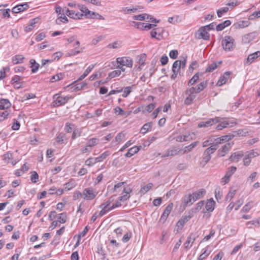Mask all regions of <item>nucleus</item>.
Segmentation results:
<instances>
[{
    "mask_svg": "<svg viewBox=\"0 0 260 260\" xmlns=\"http://www.w3.org/2000/svg\"><path fill=\"white\" fill-rule=\"evenodd\" d=\"M215 196L217 202H218L219 200L221 199L222 194L220 191V187H217L215 189Z\"/></svg>",
    "mask_w": 260,
    "mask_h": 260,
    "instance_id": "54",
    "label": "nucleus"
},
{
    "mask_svg": "<svg viewBox=\"0 0 260 260\" xmlns=\"http://www.w3.org/2000/svg\"><path fill=\"white\" fill-rule=\"evenodd\" d=\"M206 193V190L204 189H201L199 190L194 192L191 195L193 198V201H196L197 200L202 198Z\"/></svg>",
    "mask_w": 260,
    "mask_h": 260,
    "instance_id": "20",
    "label": "nucleus"
},
{
    "mask_svg": "<svg viewBox=\"0 0 260 260\" xmlns=\"http://www.w3.org/2000/svg\"><path fill=\"white\" fill-rule=\"evenodd\" d=\"M260 56V51H256L254 53L249 54L247 58L246 64L249 65L251 64L255 59Z\"/></svg>",
    "mask_w": 260,
    "mask_h": 260,
    "instance_id": "22",
    "label": "nucleus"
},
{
    "mask_svg": "<svg viewBox=\"0 0 260 260\" xmlns=\"http://www.w3.org/2000/svg\"><path fill=\"white\" fill-rule=\"evenodd\" d=\"M67 215L66 213H62L59 214L58 216V222L64 223L66 222Z\"/></svg>",
    "mask_w": 260,
    "mask_h": 260,
    "instance_id": "53",
    "label": "nucleus"
},
{
    "mask_svg": "<svg viewBox=\"0 0 260 260\" xmlns=\"http://www.w3.org/2000/svg\"><path fill=\"white\" fill-rule=\"evenodd\" d=\"M231 144L229 143L225 144L222 148L218 150V155L219 157H223L227 154L231 148Z\"/></svg>",
    "mask_w": 260,
    "mask_h": 260,
    "instance_id": "12",
    "label": "nucleus"
},
{
    "mask_svg": "<svg viewBox=\"0 0 260 260\" xmlns=\"http://www.w3.org/2000/svg\"><path fill=\"white\" fill-rule=\"evenodd\" d=\"M210 253V251H208L207 249H205L204 251V252L201 253L198 259L199 260H203L207 256H208Z\"/></svg>",
    "mask_w": 260,
    "mask_h": 260,
    "instance_id": "57",
    "label": "nucleus"
},
{
    "mask_svg": "<svg viewBox=\"0 0 260 260\" xmlns=\"http://www.w3.org/2000/svg\"><path fill=\"white\" fill-rule=\"evenodd\" d=\"M37 18H35L30 20L29 24L25 26L24 28L25 32H28L34 29L35 27L36 23L37 22Z\"/></svg>",
    "mask_w": 260,
    "mask_h": 260,
    "instance_id": "27",
    "label": "nucleus"
},
{
    "mask_svg": "<svg viewBox=\"0 0 260 260\" xmlns=\"http://www.w3.org/2000/svg\"><path fill=\"white\" fill-rule=\"evenodd\" d=\"M181 68L180 62L178 60H176L173 64L172 71L175 74H178Z\"/></svg>",
    "mask_w": 260,
    "mask_h": 260,
    "instance_id": "36",
    "label": "nucleus"
},
{
    "mask_svg": "<svg viewBox=\"0 0 260 260\" xmlns=\"http://www.w3.org/2000/svg\"><path fill=\"white\" fill-rule=\"evenodd\" d=\"M66 14L69 17L74 19H81L83 16V14L79 12L75 13L73 10H70L68 8L65 7Z\"/></svg>",
    "mask_w": 260,
    "mask_h": 260,
    "instance_id": "10",
    "label": "nucleus"
},
{
    "mask_svg": "<svg viewBox=\"0 0 260 260\" xmlns=\"http://www.w3.org/2000/svg\"><path fill=\"white\" fill-rule=\"evenodd\" d=\"M73 126L74 125L73 124L67 122L65 124L64 131L68 133H70L72 132Z\"/></svg>",
    "mask_w": 260,
    "mask_h": 260,
    "instance_id": "61",
    "label": "nucleus"
},
{
    "mask_svg": "<svg viewBox=\"0 0 260 260\" xmlns=\"http://www.w3.org/2000/svg\"><path fill=\"white\" fill-rule=\"evenodd\" d=\"M207 86V81L201 82L197 87V92L200 93Z\"/></svg>",
    "mask_w": 260,
    "mask_h": 260,
    "instance_id": "45",
    "label": "nucleus"
},
{
    "mask_svg": "<svg viewBox=\"0 0 260 260\" xmlns=\"http://www.w3.org/2000/svg\"><path fill=\"white\" fill-rule=\"evenodd\" d=\"M243 156V153L241 151H239L233 153L229 158V160L231 161L237 162Z\"/></svg>",
    "mask_w": 260,
    "mask_h": 260,
    "instance_id": "18",
    "label": "nucleus"
},
{
    "mask_svg": "<svg viewBox=\"0 0 260 260\" xmlns=\"http://www.w3.org/2000/svg\"><path fill=\"white\" fill-rule=\"evenodd\" d=\"M250 24V22L248 20L246 21H240L235 23L233 26L236 29L240 28H244L248 26Z\"/></svg>",
    "mask_w": 260,
    "mask_h": 260,
    "instance_id": "26",
    "label": "nucleus"
},
{
    "mask_svg": "<svg viewBox=\"0 0 260 260\" xmlns=\"http://www.w3.org/2000/svg\"><path fill=\"white\" fill-rule=\"evenodd\" d=\"M152 125V122H147L144 124L142 127L141 128L140 133L143 134H146L149 131V129L150 128Z\"/></svg>",
    "mask_w": 260,
    "mask_h": 260,
    "instance_id": "37",
    "label": "nucleus"
},
{
    "mask_svg": "<svg viewBox=\"0 0 260 260\" xmlns=\"http://www.w3.org/2000/svg\"><path fill=\"white\" fill-rule=\"evenodd\" d=\"M231 24L230 20H227L224 21L223 22L218 24L216 27L217 31H221L225 28L226 27L229 26Z\"/></svg>",
    "mask_w": 260,
    "mask_h": 260,
    "instance_id": "29",
    "label": "nucleus"
},
{
    "mask_svg": "<svg viewBox=\"0 0 260 260\" xmlns=\"http://www.w3.org/2000/svg\"><path fill=\"white\" fill-rule=\"evenodd\" d=\"M94 66L91 64L90 65L87 69L84 71L83 74L78 79L77 81H81L84 79L88 74L89 73L92 71V70L93 69Z\"/></svg>",
    "mask_w": 260,
    "mask_h": 260,
    "instance_id": "33",
    "label": "nucleus"
},
{
    "mask_svg": "<svg viewBox=\"0 0 260 260\" xmlns=\"http://www.w3.org/2000/svg\"><path fill=\"white\" fill-rule=\"evenodd\" d=\"M219 119H220L219 121L218 122L219 123L216 127V129L217 130H222L224 128L230 127L232 126L231 124L233 123V122H230L226 118L219 117Z\"/></svg>",
    "mask_w": 260,
    "mask_h": 260,
    "instance_id": "7",
    "label": "nucleus"
},
{
    "mask_svg": "<svg viewBox=\"0 0 260 260\" xmlns=\"http://www.w3.org/2000/svg\"><path fill=\"white\" fill-rule=\"evenodd\" d=\"M201 73H197L189 80L188 82V86H191L196 83L199 80V76L202 75Z\"/></svg>",
    "mask_w": 260,
    "mask_h": 260,
    "instance_id": "28",
    "label": "nucleus"
},
{
    "mask_svg": "<svg viewBox=\"0 0 260 260\" xmlns=\"http://www.w3.org/2000/svg\"><path fill=\"white\" fill-rule=\"evenodd\" d=\"M155 108V104L153 103H151L147 106H146L145 110L143 111V113L145 112V111H147L148 113H150L152 111V110Z\"/></svg>",
    "mask_w": 260,
    "mask_h": 260,
    "instance_id": "64",
    "label": "nucleus"
},
{
    "mask_svg": "<svg viewBox=\"0 0 260 260\" xmlns=\"http://www.w3.org/2000/svg\"><path fill=\"white\" fill-rule=\"evenodd\" d=\"M167 151L168 152V155H169L170 156L175 155L182 151L181 150L177 151V149L174 148L169 149Z\"/></svg>",
    "mask_w": 260,
    "mask_h": 260,
    "instance_id": "56",
    "label": "nucleus"
},
{
    "mask_svg": "<svg viewBox=\"0 0 260 260\" xmlns=\"http://www.w3.org/2000/svg\"><path fill=\"white\" fill-rule=\"evenodd\" d=\"M55 12L59 15H64L66 14V9H62L60 6H57L55 8Z\"/></svg>",
    "mask_w": 260,
    "mask_h": 260,
    "instance_id": "60",
    "label": "nucleus"
},
{
    "mask_svg": "<svg viewBox=\"0 0 260 260\" xmlns=\"http://www.w3.org/2000/svg\"><path fill=\"white\" fill-rule=\"evenodd\" d=\"M11 105V104L8 99H2L0 100V109H8Z\"/></svg>",
    "mask_w": 260,
    "mask_h": 260,
    "instance_id": "25",
    "label": "nucleus"
},
{
    "mask_svg": "<svg viewBox=\"0 0 260 260\" xmlns=\"http://www.w3.org/2000/svg\"><path fill=\"white\" fill-rule=\"evenodd\" d=\"M83 194L84 196V199L91 200L96 197L98 192H96L92 188L88 187L84 189Z\"/></svg>",
    "mask_w": 260,
    "mask_h": 260,
    "instance_id": "5",
    "label": "nucleus"
},
{
    "mask_svg": "<svg viewBox=\"0 0 260 260\" xmlns=\"http://www.w3.org/2000/svg\"><path fill=\"white\" fill-rule=\"evenodd\" d=\"M196 236L195 234L191 233L187 237L186 241L184 243L183 246L185 249H189L191 246L193 242L196 239Z\"/></svg>",
    "mask_w": 260,
    "mask_h": 260,
    "instance_id": "11",
    "label": "nucleus"
},
{
    "mask_svg": "<svg viewBox=\"0 0 260 260\" xmlns=\"http://www.w3.org/2000/svg\"><path fill=\"white\" fill-rule=\"evenodd\" d=\"M229 10L228 7H223L217 11V14L218 17H221L223 13H226Z\"/></svg>",
    "mask_w": 260,
    "mask_h": 260,
    "instance_id": "52",
    "label": "nucleus"
},
{
    "mask_svg": "<svg viewBox=\"0 0 260 260\" xmlns=\"http://www.w3.org/2000/svg\"><path fill=\"white\" fill-rule=\"evenodd\" d=\"M95 163H96V162L95 160V158H93V157L89 158L85 162V165L89 167H90V166L94 165Z\"/></svg>",
    "mask_w": 260,
    "mask_h": 260,
    "instance_id": "63",
    "label": "nucleus"
},
{
    "mask_svg": "<svg viewBox=\"0 0 260 260\" xmlns=\"http://www.w3.org/2000/svg\"><path fill=\"white\" fill-rule=\"evenodd\" d=\"M116 62L117 64H120V65H123L128 68H132L133 65V60L129 57L127 56L117 58Z\"/></svg>",
    "mask_w": 260,
    "mask_h": 260,
    "instance_id": "4",
    "label": "nucleus"
},
{
    "mask_svg": "<svg viewBox=\"0 0 260 260\" xmlns=\"http://www.w3.org/2000/svg\"><path fill=\"white\" fill-rule=\"evenodd\" d=\"M29 8L27 3H24L23 4L17 5L14 7L12 10L13 13H18L23 11L24 10H27Z\"/></svg>",
    "mask_w": 260,
    "mask_h": 260,
    "instance_id": "13",
    "label": "nucleus"
},
{
    "mask_svg": "<svg viewBox=\"0 0 260 260\" xmlns=\"http://www.w3.org/2000/svg\"><path fill=\"white\" fill-rule=\"evenodd\" d=\"M219 117H216L213 118L209 119L208 120L206 121H201L198 124L199 127H209L212 125L214 124L217 123L219 121Z\"/></svg>",
    "mask_w": 260,
    "mask_h": 260,
    "instance_id": "8",
    "label": "nucleus"
},
{
    "mask_svg": "<svg viewBox=\"0 0 260 260\" xmlns=\"http://www.w3.org/2000/svg\"><path fill=\"white\" fill-rule=\"evenodd\" d=\"M99 140L96 138L90 139L87 142V146L90 148L96 146L99 143Z\"/></svg>",
    "mask_w": 260,
    "mask_h": 260,
    "instance_id": "43",
    "label": "nucleus"
},
{
    "mask_svg": "<svg viewBox=\"0 0 260 260\" xmlns=\"http://www.w3.org/2000/svg\"><path fill=\"white\" fill-rule=\"evenodd\" d=\"M185 94H196L197 93H199V92H197V87H191L190 88H187L185 91Z\"/></svg>",
    "mask_w": 260,
    "mask_h": 260,
    "instance_id": "58",
    "label": "nucleus"
},
{
    "mask_svg": "<svg viewBox=\"0 0 260 260\" xmlns=\"http://www.w3.org/2000/svg\"><path fill=\"white\" fill-rule=\"evenodd\" d=\"M110 154V153L109 151H105L104 153H103L101 155L99 156L95 157V160L96 162H101L103 161L106 158V157Z\"/></svg>",
    "mask_w": 260,
    "mask_h": 260,
    "instance_id": "42",
    "label": "nucleus"
},
{
    "mask_svg": "<svg viewBox=\"0 0 260 260\" xmlns=\"http://www.w3.org/2000/svg\"><path fill=\"white\" fill-rule=\"evenodd\" d=\"M215 205L216 203L213 198H210L207 200L205 208L208 212H211L214 210Z\"/></svg>",
    "mask_w": 260,
    "mask_h": 260,
    "instance_id": "17",
    "label": "nucleus"
},
{
    "mask_svg": "<svg viewBox=\"0 0 260 260\" xmlns=\"http://www.w3.org/2000/svg\"><path fill=\"white\" fill-rule=\"evenodd\" d=\"M31 175L30 176V180L32 183H36L39 179V175L36 171L31 172Z\"/></svg>",
    "mask_w": 260,
    "mask_h": 260,
    "instance_id": "51",
    "label": "nucleus"
},
{
    "mask_svg": "<svg viewBox=\"0 0 260 260\" xmlns=\"http://www.w3.org/2000/svg\"><path fill=\"white\" fill-rule=\"evenodd\" d=\"M173 204L172 203H170L166 207L162 214L161 216L160 219L165 221L168 218L170 214L171 210H172Z\"/></svg>",
    "mask_w": 260,
    "mask_h": 260,
    "instance_id": "15",
    "label": "nucleus"
},
{
    "mask_svg": "<svg viewBox=\"0 0 260 260\" xmlns=\"http://www.w3.org/2000/svg\"><path fill=\"white\" fill-rule=\"evenodd\" d=\"M93 15H94V12L90 11L87 8L85 10L83 13V16H84L85 18L87 19L95 18V17L93 16Z\"/></svg>",
    "mask_w": 260,
    "mask_h": 260,
    "instance_id": "44",
    "label": "nucleus"
},
{
    "mask_svg": "<svg viewBox=\"0 0 260 260\" xmlns=\"http://www.w3.org/2000/svg\"><path fill=\"white\" fill-rule=\"evenodd\" d=\"M255 36V33L254 32L246 34L243 36L242 42L243 44H248L254 40Z\"/></svg>",
    "mask_w": 260,
    "mask_h": 260,
    "instance_id": "14",
    "label": "nucleus"
},
{
    "mask_svg": "<svg viewBox=\"0 0 260 260\" xmlns=\"http://www.w3.org/2000/svg\"><path fill=\"white\" fill-rule=\"evenodd\" d=\"M199 37L205 40H208L210 39V35L207 31L205 27H201L199 31Z\"/></svg>",
    "mask_w": 260,
    "mask_h": 260,
    "instance_id": "19",
    "label": "nucleus"
},
{
    "mask_svg": "<svg viewBox=\"0 0 260 260\" xmlns=\"http://www.w3.org/2000/svg\"><path fill=\"white\" fill-rule=\"evenodd\" d=\"M187 55H184L180 57V59H179V62H180V67L182 68H184L186 66V61H187Z\"/></svg>",
    "mask_w": 260,
    "mask_h": 260,
    "instance_id": "46",
    "label": "nucleus"
},
{
    "mask_svg": "<svg viewBox=\"0 0 260 260\" xmlns=\"http://www.w3.org/2000/svg\"><path fill=\"white\" fill-rule=\"evenodd\" d=\"M216 150L215 146H211L204 151L202 156V160L200 162L202 167H204L210 160L211 154H213Z\"/></svg>",
    "mask_w": 260,
    "mask_h": 260,
    "instance_id": "1",
    "label": "nucleus"
},
{
    "mask_svg": "<svg viewBox=\"0 0 260 260\" xmlns=\"http://www.w3.org/2000/svg\"><path fill=\"white\" fill-rule=\"evenodd\" d=\"M69 21L68 18L64 15H60L58 17L57 19L56 20V24H60V22H62L64 23H66Z\"/></svg>",
    "mask_w": 260,
    "mask_h": 260,
    "instance_id": "48",
    "label": "nucleus"
},
{
    "mask_svg": "<svg viewBox=\"0 0 260 260\" xmlns=\"http://www.w3.org/2000/svg\"><path fill=\"white\" fill-rule=\"evenodd\" d=\"M222 63L221 61H219L218 63L214 62L211 64L209 65L208 68L205 70L206 73L212 72L215 70L217 67Z\"/></svg>",
    "mask_w": 260,
    "mask_h": 260,
    "instance_id": "31",
    "label": "nucleus"
},
{
    "mask_svg": "<svg viewBox=\"0 0 260 260\" xmlns=\"http://www.w3.org/2000/svg\"><path fill=\"white\" fill-rule=\"evenodd\" d=\"M194 202V201H193V198L191 194L188 196L185 195L183 198L182 203L184 206L192 205Z\"/></svg>",
    "mask_w": 260,
    "mask_h": 260,
    "instance_id": "24",
    "label": "nucleus"
},
{
    "mask_svg": "<svg viewBox=\"0 0 260 260\" xmlns=\"http://www.w3.org/2000/svg\"><path fill=\"white\" fill-rule=\"evenodd\" d=\"M69 96H62L60 94H56L53 95L52 102L53 106L54 107L61 106L66 104L68 101L70 99Z\"/></svg>",
    "mask_w": 260,
    "mask_h": 260,
    "instance_id": "2",
    "label": "nucleus"
},
{
    "mask_svg": "<svg viewBox=\"0 0 260 260\" xmlns=\"http://www.w3.org/2000/svg\"><path fill=\"white\" fill-rule=\"evenodd\" d=\"M121 46V42L120 41H116L107 45L110 49H118Z\"/></svg>",
    "mask_w": 260,
    "mask_h": 260,
    "instance_id": "41",
    "label": "nucleus"
},
{
    "mask_svg": "<svg viewBox=\"0 0 260 260\" xmlns=\"http://www.w3.org/2000/svg\"><path fill=\"white\" fill-rule=\"evenodd\" d=\"M134 85L126 86L121 88L120 90H122L123 93L122 94V96L124 98L127 97L130 93L132 92V88L133 87Z\"/></svg>",
    "mask_w": 260,
    "mask_h": 260,
    "instance_id": "34",
    "label": "nucleus"
},
{
    "mask_svg": "<svg viewBox=\"0 0 260 260\" xmlns=\"http://www.w3.org/2000/svg\"><path fill=\"white\" fill-rule=\"evenodd\" d=\"M149 16H150V15H149L147 14L144 13V14H140V15H135L133 16V19L134 20H138L142 21V20H144L145 19H148Z\"/></svg>",
    "mask_w": 260,
    "mask_h": 260,
    "instance_id": "39",
    "label": "nucleus"
},
{
    "mask_svg": "<svg viewBox=\"0 0 260 260\" xmlns=\"http://www.w3.org/2000/svg\"><path fill=\"white\" fill-rule=\"evenodd\" d=\"M120 74H121V71L118 70H114V71L110 72L109 74L108 77L110 78H113L119 76Z\"/></svg>",
    "mask_w": 260,
    "mask_h": 260,
    "instance_id": "55",
    "label": "nucleus"
},
{
    "mask_svg": "<svg viewBox=\"0 0 260 260\" xmlns=\"http://www.w3.org/2000/svg\"><path fill=\"white\" fill-rule=\"evenodd\" d=\"M165 29L163 27H157L152 29L150 32L151 37L157 40H160L163 38V33Z\"/></svg>",
    "mask_w": 260,
    "mask_h": 260,
    "instance_id": "6",
    "label": "nucleus"
},
{
    "mask_svg": "<svg viewBox=\"0 0 260 260\" xmlns=\"http://www.w3.org/2000/svg\"><path fill=\"white\" fill-rule=\"evenodd\" d=\"M64 77V75L62 73H60L58 74H56L55 75L53 76L50 79V81L52 82L59 81L61 79H62Z\"/></svg>",
    "mask_w": 260,
    "mask_h": 260,
    "instance_id": "47",
    "label": "nucleus"
},
{
    "mask_svg": "<svg viewBox=\"0 0 260 260\" xmlns=\"http://www.w3.org/2000/svg\"><path fill=\"white\" fill-rule=\"evenodd\" d=\"M232 72L230 71L225 72L219 79L216 83L218 86H221L225 84L229 79H230Z\"/></svg>",
    "mask_w": 260,
    "mask_h": 260,
    "instance_id": "9",
    "label": "nucleus"
},
{
    "mask_svg": "<svg viewBox=\"0 0 260 260\" xmlns=\"http://www.w3.org/2000/svg\"><path fill=\"white\" fill-rule=\"evenodd\" d=\"M235 40L231 36H225L222 40L221 44L225 51H231L233 49Z\"/></svg>",
    "mask_w": 260,
    "mask_h": 260,
    "instance_id": "3",
    "label": "nucleus"
},
{
    "mask_svg": "<svg viewBox=\"0 0 260 260\" xmlns=\"http://www.w3.org/2000/svg\"><path fill=\"white\" fill-rule=\"evenodd\" d=\"M252 207V203L249 202L243 206V207L241 210V212L245 213L248 212L249 210L251 209Z\"/></svg>",
    "mask_w": 260,
    "mask_h": 260,
    "instance_id": "49",
    "label": "nucleus"
},
{
    "mask_svg": "<svg viewBox=\"0 0 260 260\" xmlns=\"http://www.w3.org/2000/svg\"><path fill=\"white\" fill-rule=\"evenodd\" d=\"M191 217L192 216L190 215L182 216L181 219L177 222L176 226L178 229H182L184 225L186 223V222L190 219Z\"/></svg>",
    "mask_w": 260,
    "mask_h": 260,
    "instance_id": "16",
    "label": "nucleus"
},
{
    "mask_svg": "<svg viewBox=\"0 0 260 260\" xmlns=\"http://www.w3.org/2000/svg\"><path fill=\"white\" fill-rule=\"evenodd\" d=\"M222 143H223L222 139L220 137H219L214 139V140H213V145L211 146H215L217 150L218 147V145Z\"/></svg>",
    "mask_w": 260,
    "mask_h": 260,
    "instance_id": "59",
    "label": "nucleus"
},
{
    "mask_svg": "<svg viewBox=\"0 0 260 260\" xmlns=\"http://www.w3.org/2000/svg\"><path fill=\"white\" fill-rule=\"evenodd\" d=\"M199 143L198 141L194 142L193 143H192L191 144L185 146L183 149H182L181 150L183 151L182 153H187L192 150V149L197 146L198 144Z\"/></svg>",
    "mask_w": 260,
    "mask_h": 260,
    "instance_id": "30",
    "label": "nucleus"
},
{
    "mask_svg": "<svg viewBox=\"0 0 260 260\" xmlns=\"http://www.w3.org/2000/svg\"><path fill=\"white\" fill-rule=\"evenodd\" d=\"M125 136V134L122 132L118 133L116 136L115 139L111 142L112 146H116L119 144L121 142L122 140L124 138Z\"/></svg>",
    "mask_w": 260,
    "mask_h": 260,
    "instance_id": "23",
    "label": "nucleus"
},
{
    "mask_svg": "<svg viewBox=\"0 0 260 260\" xmlns=\"http://www.w3.org/2000/svg\"><path fill=\"white\" fill-rule=\"evenodd\" d=\"M236 190L235 189L233 190H230L229 193L227 194L225 197L226 201H230L232 199L234 198L236 194Z\"/></svg>",
    "mask_w": 260,
    "mask_h": 260,
    "instance_id": "62",
    "label": "nucleus"
},
{
    "mask_svg": "<svg viewBox=\"0 0 260 260\" xmlns=\"http://www.w3.org/2000/svg\"><path fill=\"white\" fill-rule=\"evenodd\" d=\"M236 170L237 168L236 167H231L226 172L225 175H226L230 179L231 177L236 172Z\"/></svg>",
    "mask_w": 260,
    "mask_h": 260,
    "instance_id": "50",
    "label": "nucleus"
},
{
    "mask_svg": "<svg viewBox=\"0 0 260 260\" xmlns=\"http://www.w3.org/2000/svg\"><path fill=\"white\" fill-rule=\"evenodd\" d=\"M192 139L190 135L179 136L176 138V141L178 142H186Z\"/></svg>",
    "mask_w": 260,
    "mask_h": 260,
    "instance_id": "32",
    "label": "nucleus"
},
{
    "mask_svg": "<svg viewBox=\"0 0 260 260\" xmlns=\"http://www.w3.org/2000/svg\"><path fill=\"white\" fill-rule=\"evenodd\" d=\"M24 57L22 55H16L12 58V62L13 64L21 63L23 62Z\"/></svg>",
    "mask_w": 260,
    "mask_h": 260,
    "instance_id": "35",
    "label": "nucleus"
},
{
    "mask_svg": "<svg viewBox=\"0 0 260 260\" xmlns=\"http://www.w3.org/2000/svg\"><path fill=\"white\" fill-rule=\"evenodd\" d=\"M182 18L178 16V15H175L171 17H169L168 18V22L170 23L174 24L175 23L179 22L181 21Z\"/></svg>",
    "mask_w": 260,
    "mask_h": 260,
    "instance_id": "40",
    "label": "nucleus"
},
{
    "mask_svg": "<svg viewBox=\"0 0 260 260\" xmlns=\"http://www.w3.org/2000/svg\"><path fill=\"white\" fill-rule=\"evenodd\" d=\"M141 146H134L128 149V151L125 154V156L126 157H131L135 154L139 152L141 148Z\"/></svg>",
    "mask_w": 260,
    "mask_h": 260,
    "instance_id": "21",
    "label": "nucleus"
},
{
    "mask_svg": "<svg viewBox=\"0 0 260 260\" xmlns=\"http://www.w3.org/2000/svg\"><path fill=\"white\" fill-rule=\"evenodd\" d=\"M153 187V184L151 183H149L147 184L146 185L143 186L141 187L140 192L141 194H145L147 192H148L151 188Z\"/></svg>",
    "mask_w": 260,
    "mask_h": 260,
    "instance_id": "38",
    "label": "nucleus"
}]
</instances>
